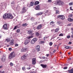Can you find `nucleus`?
<instances>
[{"label":"nucleus","mask_w":73,"mask_h":73,"mask_svg":"<svg viewBox=\"0 0 73 73\" xmlns=\"http://www.w3.org/2000/svg\"><path fill=\"white\" fill-rule=\"evenodd\" d=\"M54 24V22L53 21L51 22L50 23V25H52V24Z\"/></svg>","instance_id":"nucleus-36"},{"label":"nucleus","mask_w":73,"mask_h":73,"mask_svg":"<svg viewBox=\"0 0 73 73\" xmlns=\"http://www.w3.org/2000/svg\"><path fill=\"white\" fill-rule=\"evenodd\" d=\"M37 40V38H35L32 40L31 42V43L32 44H35V42H36V41Z\"/></svg>","instance_id":"nucleus-6"},{"label":"nucleus","mask_w":73,"mask_h":73,"mask_svg":"<svg viewBox=\"0 0 73 73\" xmlns=\"http://www.w3.org/2000/svg\"><path fill=\"white\" fill-rule=\"evenodd\" d=\"M16 56V54L15 52H11L9 56V58L10 59H11L12 58H14Z\"/></svg>","instance_id":"nucleus-1"},{"label":"nucleus","mask_w":73,"mask_h":73,"mask_svg":"<svg viewBox=\"0 0 73 73\" xmlns=\"http://www.w3.org/2000/svg\"><path fill=\"white\" fill-rule=\"evenodd\" d=\"M30 73H37L36 71H33L32 72H31Z\"/></svg>","instance_id":"nucleus-45"},{"label":"nucleus","mask_w":73,"mask_h":73,"mask_svg":"<svg viewBox=\"0 0 73 73\" xmlns=\"http://www.w3.org/2000/svg\"><path fill=\"white\" fill-rule=\"evenodd\" d=\"M68 21H70V22H72V21H73V19L69 18L68 19Z\"/></svg>","instance_id":"nucleus-23"},{"label":"nucleus","mask_w":73,"mask_h":73,"mask_svg":"<svg viewBox=\"0 0 73 73\" xmlns=\"http://www.w3.org/2000/svg\"><path fill=\"white\" fill-rule=\"evenodd\" d=\"M43 61L42 60H41L40 61V63H42V62H43Z\"/></svg>","instance_id":"nucleus-59"},{"label":"nucleus","mask_w":73,"mask_h":73,"mask_svg":"<svg viewBox=\"0 0 73 73\" xmlns=\"http://www.w3.org/2000/svg\"><path fill=\"white\" fill-rule=\"evenodd\" d=\"M34 33H34V31L31 30V35H33Z\"/></svg>","instance_id":"nucleus-28"},{"label":"nucleus","mask_w":73,"mask_h":73,"mask_svg":"<svg viewBox=\"0 0 73 73\" xmlns=\"http://www.w3.org/2000/svg\"><path fill=\"white\" fill-rule=\"evenodd\" d=\"M31 30H29L28 31V34H29V35H31Z\"/></svg>","instance_id":"nucleus-32"},{"label":"nucleus","mask_w":73,"mask_h":73,"mask_svg":"<svg viewBox=\"0 0 73 73\" xmlns=\"http://www.w3.org/2000/svg\"><path fill=\"white\" fill-rule=\"evenodd\" d=\"M32 63L33 64H36V58H33L32 59Z\"/></svg>","instance_id":"nucleus-12"},{"label":"nucleus","mask_w":73,"mask_h":73,"mask_svg":"<svg viewBox=\"0 0 73 73\" xmlns=\"http://www.w3.org/2000/svg\"><path fill=\"white\" fill-rule=\"evenodd\" d=\"M64 65H65V66H68V65H69V64H64Z\"/></svg>","instance_id":"nucleus-56"},{"label":"nucleus","mask_w":73,"mask_h":73,"mask_svg":"<svg viewBox=\"0 0 73 73\" xmlns=\"http://www.w3.org/2000/svg\"><path fill=\"white\" fill-rule=\"evenodd\" d=\"M48 38V37H47V36H46L45 37H44V40H45V39H46V38Z\"/></svg>","instance_id":"nucleus-46"},{"label":"nucleus","mask_w":73,"mask_h":73,"mask_svg":"<svg viewBox=\"0 0 73 73\" xmlns=\"http://www.w3.org/2000/svg\"><path fill=\"white\" fill-rule=\"evenodd\" d=\"M71 31H73V28H71Z\"/></svg>","instance_id":"nucleus-64"},{"label":"nucleus","mask_w":73,"mask_h":73,"mask_svg":"<svg viewBox=\"0 0 73 73\" xmlns=\"http://www.w3.org/2000/svg\"><path fill=\"white\" fill-rule=\"evenodd\" d=\"M49 56V54H46L47 57H48V56Z\"/></svg>","instance_id":"nucleus-57"},{"label":"nucleus","mask_w":73,"mask_h":73,"mask_svg":"<svg viewBox=\"0 0 73 73\" xmlns=\"http://www.w3.org/2000/svg\"><path fill=\"white\" fill-rule=\"evenodd\" d=\"M40 46L39 45H37L35 49L37 52H39L40 51Z\"/></svg>","instance_id":"nucleus-11"},{"label":"nucleus","mask_w":73,"mask_h":73,"mask_svg":"<svg viewBox=\"0 0 73 73\" xmlns=\"http://www.w3.org/2000/svg\"><path fill=\"white\" fill-rule=\"evenodd\" d=\"M41 42H42V43H44V41H41Z\"/></svg>","instance_id":"nucleus-62"},{"label":"nucleus","mask_w":73,"mask_h":73,"mask_svg":"<svg viewBox=\"0 0 73 73\" xmlns=\"http://www.w3.org/2000/svg\"><path fill=\"white\" fill-rule=\"evenodd\" d=\"M58 29H56L55 30V32H57L58 31Z\"/></svg>","instance_id":"nucleus-38"},{"label":"nucleus","mask_w":73,"mask_h":73,"mask_svg":"<svg viewBox=\"0 0 73 73\" xmlns=\"http://www.w3.org/2000/svg\"><path fill=\"white\" fill-rule=\"evenodd\" d=\"M23 56V57H24V58L25 59L26 58H27V56H25V55H24Z\"/></svg>","instance_id":"nucleus-41"},{"label":"nucleus","mask_w":73,"mask_h":73,"mask_svg":"<svg viewBox=\"0 0 73 73\" xmlns=\"http://www.w3.org/2000/svg\"><path fill=\"white\" fill-rule=\"evenodd\" d=\"M49 45H50V46H52V45H53V43L52 42H50L49 43Z\"/></svg>","instance_id":"nucleus-33"},{"label":"nucleus","mask_w":73,"mask_h":73,"mask_svg":"<svg viewBox=\"0 0 73 73\" xmlns=\"http://www.w3.org/2000/svg\"><path fill=\"white\" fill-rule=\"evenodd\" d=\"M56 4L58 5H63L64 4V2L61 1L60 0H58L57 1Z\"/></svg>","instance_id":"nucleus-2"},{"label":"nucleus","mask_w":73,"mask_h":73,"mask_svg":"<svg viewBox=\"0 0 73 73\" xmlns=\"http://www.w3.org/2000/svg\"><path fill=\"white\" fill-rule=\"evenodd\" d=\"M3 29H6V30L8 29V27L7 24H5L3 26Z\"/></svg>","instance_id":"nucleus-8"},{"label":"nucleus","mask_w":73,"mask_h":73,"mask_svg":"<svg viewBox=\"0 0 73 73\" xmlns=\"http://www.w3.org/2000/svg\"><path fill=\"white\" fill-rule=\"evenodd\" d=\"M27 69H28V70H29L31 69V68H29V67H27Z\"/></svg>","instance_id":"nucleus-54"},{"label":"nucleus","mask_w":73,"mask_h":73,"mask_svg":"<svg viewBox=\"0 0 73 73\" xmlns=\"http://www.w3.org/2000/svg\"><path fill=\"white\" fill-rule=\"evenodd\" d=\"M22 26L23 27H27V24L24 23L22 24Z\"/></svg>","instance_id":"nucleus-27"},{"label":"nucleus","mask_w":73,"mask_h":73,"mask_svg":"<svg viewBox=\"0 0 73 73\" xmlns=\"http://www.w3.org/2000/svg\"><path fill=\"white\" fill-rule=\"evenodd\" d=\"M43 14V12H40L39 13H37L36 14V16H38L40 15H42Z\"/></svg>","instance_id":"nucleus-14"},{"label":"nucleus","mask_w":73,"mask_h":73,"mask_svg":"<svg viewBox=\"0 0 73 73\" xmlns=\"http://www.w3.org/2000/svg\"><path fill=\"white\" fill-rule=\"evenodd\" d=\"M17 26H15L14 28L13 29V31H14L15 29H17Z\"/></svg>","instance_id":"nucleus-44"},{"label":"nucleus","mask_w":73,"mask_h":73,"mask_svg":"<svg viewBox=\"0 0 73 73\" xmlns=\"http://www.w3.org/2000/svg\"><path fill=\"white\" fill-rule=\"evenodd\" d=\"M9 50L10 51L12 50V48H9Z\"/></svg>","instance_id":"nucleus-52"},{"label":"nucleus","mask_w":73,"mask_h":73,"mask_svg":"<svg viewBox=\"0 0 73 73\" xmlns=\"http://www.w3.org/2000/svg\"><path fill=\"white\" fill-rule=\"evenodd\" d=\"M35 34L36 36H40V34L38 32H36Z\"/></svg>","instance_id":"nucleus-25"},{"label":"nucleus","mask_w":73,"mask_h":73,"mask_svg":"<svg viewBox=\"0 0 73 73\" xmlns=\"http://www.w3.org/2000/svg\"><path fill=\"white\" fill-rule=\"evenodd\" d=\"M72 9V7H70V9L71 10L73 11V10Z\"/></svg>","instance_id":"nucleus-55"},{"label":"nucleus","mask_w":73,"mask_h":73,"mask_svg":"<svg viewBox=\"0 0 73 73\" xmlns=\"http://www.w3.org/2000/svg\"><path fill=\"white\" fill-rule=\"evenodd\" d=\"M21 59L22 60H25V59L24 57L23 56L21 57Z\"/></svg>","instance_id":"nucleus-40"},{"label":"nucleus","mask_w":73,"mask_h":73,"mask_svg":"<svg viewBox=\"0 0 73 73\" xmlns=\"http://www.w3.org/2000/svg\"><path fill=\"white\" fill-rule=\"evenodd\" d=\"M39 3H40V2L39 1H36L35 2L34 5H38V4H39Z\"/></svg>","instance_id":"nucleus-22"},{"label":"nucleus","mask_w":73,"mask_h":73,"mask_svg":"<svg viewBox=\"0 0 73 73\" xmlns=\"http://www.w3.org/2000/svg\"><path fill=\"white\" fill-rule=\"evenodd\" d=\"M58 18L62 20H64L65 19V16L63 15H59L58 16Z\"/></svg>","instance_id":"nucleus-5"},{"label":"nucleus","mask_w":73,"mask_h":73,"mask_svg":"<svg viewBox=\"0 0 73 73\" xmlns=\"http://www.w3.org/2000/svg\"><path fill=\"white\" fill-rule=\"evenodd\" d=\"M73 4V2H70L69 3V5H72Z\"/></svg>","instance_id":"nucleus-35"},{"label":"nucleus","mask_w":73,"mask_h":73,"mask_svg":"<svg viewBox=\"0 0 73 73\" xmlns=\"http://www.w3.org/2000/svg\"><path fill=\"white\" fill-rule=\"evenodd\" d=\"M70 37V35H68L67 36V38H69Z\"/></svg>","instance_id":"nucleus-50"},{"label":"nucleus","mask_w":73,"mask_h":73,"mask_svg":"<svg viewBox=\"0 0 73 73\" xmlns=\"http://www.w3.org/2000/svg\"><path fill=\"white\" fill-rule=\"evenodd\" d=\"M52 0H48V2L49 3H51L52 2Z\"/></svg>","instance_id":"nucleus-51"},{"label":"nucleus","mask_w":73,"mask_h":73,"mask_svg":"<svg viewBox=\"0 0 73 73\" xmlns=\"http://www.w3.org/2000/svg\"><path fill=\"white\" fill-rule=\"evenodd\" d=\"M40 5H37L35 7V9L36 10H40Z\"/></svg>","instance_id":"nucleus-21"},{"label":"nucleus","mask_w":73,"mask_h":73,"mask_svg":"<svg viewBox=\"0 0 73 73\" xmlns=\"http://www.w3.org/2000/svg\"><path fill=\"white\" fill-rule=\"evenodd\" d=\"M41 28H42V25H39L37 27L36 29H40Z\"/></svg>","instance_id":"nucleus-18"},{"label":"nucleus","mask_w":73,"mask_h":73,"mask_svg":"<svg viewBox=\"0 0 73 73\" xmlns=\"http://www.w3.org/2000/svg\"><path fill=\"white\" fill-rule=\"evenodd\" d=\"M64 36V34L62 33H61L59 34V36Z\"/></svg>","instance_id":"nucleus-34"},{"label":"nucleus","mask_w":73,"mask_h":73,"mask_svg":"<svg viewBox=\"0 0 73 73\" xmlns=\"http://www.w3.org/2000/svg\"><path fill=\"white\" fill-rule=\"evenodd\" d=\"M3 18L4 20L8 19V14L5 13L3 16Z\"/></svg>","instance_id":"nucleus-4"},{"label":"nucleus","mask_w":73,"mask_h":73,"mask_svg":"<svg viewBox=\"0 0 73 73\" xmlns=\"http://www.w3.org/2000/svg\"><path fill=\"white\" fill-rule=\"evenodd\" d=\"M10 66H13V63H12V62H11L10 64Z\"/></svg>","instance_id":"nucleus-39"},{"label":"nucleus","mask_w":73,"mask_h":73,"mask_svg":"<svg viewBox=\"0 0 73 73\" xmlns=\"http://www.w3.org/2000/svg\"><path fill=\"white\" fill-rule=\"evenodd\" d=\"M71 59H72V58H69V60H71Z\"/></svg>","instance_id":"nucleus-63"},{"label":"nucleus","mask_w":73,"mask_h":73,"mask_svg":"<svg viewBox=\"0 0 73 73\" xmlns=\"http://www.w3.org/2000/svg\"><path fill=\"white\" fill-rule=\"evenodd\" d=\"M67 72L69 73H73V68L68 70Z\"/></svg>","instance_id":"nucleus-16"},{"label":"nucleus","mask_w":73,"mask_h":73,"mask_svg":"<svg viewBox=\"0 0 73 73\" xmlns=\"http://www.w3.org/2000/svg\"><path fill=\"white\" fill-rule=\"evenodd\" d=\"M31 20H35V18H34V17H31Z\"/></svg>","instance_id":"nucleus-47"},{"label":"nucleus","mask_w":73,"mask_h":73,"mask_svg":"<svg viewBox=\"0 0 73 73\" xmlns=\"http://www.w3.org/2000/svg\"><path fill=\"white\" fill-rule=\"evenodd\" d=\"M29 42H30V41H29V40L28 39L26 40L24 42V44L25 45H27L28 44H29Z\"/></svg>","instance_id":"nucleus-9"},{"label":"nucleus","mask_w":73,"mask_h":73,"mask_svg":"<svg viewBox=\"0 0 73 73\" xmlns=\"http://www.w3.org/2000/svg\"><path fill=\"white\" fill-rule=\"evenodd\" d=\"M65 48H66V49H69L70 48V46H66L65 47Z\"/></svg>","instance_id":"nucleus-37"},{"label":"nucleus","mask_w":73,"mask_h":73,"mask_svg":"<svg viewBox=\"0 0 73 73\" xmlns=\"http://www.w3.org/2000/svg\"><path fill=\"white\" fill-rule=\"evenodd\" d=\"M50 53L51 55H52V54H53V53H52L51 52H50Z\"/></svg>","instance_id":"nucleus-58"},{"label":"nucleus","mask_w":73,"mask_h":73,"mask_svg":"<svg viewBox=\"0 0 73 73\" xmlns=\"http://www.w3.org/2000/svg\"><path fill=\"white\" fill-rule=\"evenodd\" d=\"M64 69H68V67H65L63 68Z\"/></svg>","instance_id":"nucleus-49"},{"label":"nucleus","mask_w":73,"mask_h":73,"mask_svg":"<svg viewBox=\"0 0 73 73\" xmlns=\"http://www.w3.org/2000/svg\"><path fill=\"white\" fill-rule=\"evenodd\" d=\"M40 66H42V67L43 68H46V66H47V65H46L42 64H41Z\"/></svg>","instance_id":"nucleus-15"},{"label":"nucleus","mask_w":73,"mask_h":73,"mask_svg":"<svg viewBox=\"0 0 73 73\" xmlns=\"http://www.w3.org/2000/svg\"><path fill=\"white\" fill-rule=\"evenodd\" d=\"M21 52H26L28 50V48H23L22 49H21Z\"/></svg>","instance_id":"nucleus-10"},{"label":"nucleus","mask_w":73,"mask_h":73,"mask_svg":"<svg viewBox=\"0 0 73 73\" xmlns=\"http://www.w3.org/2000/svg\"><path fill=\"white\" fill-rule=\"evenodd\" d=\"M19 46V44H15V46Z\"/></svg>","instance_id":"nucleus-48"},{"label":"nucleus","mask_w":73,"mask_h":73,"mask_svg":"<svg viewBox=\"0 0 73 73\" xmlns=\"http://www.w3.org/2000/svg\"><path fill=\"white\" fill-rule=\"evenodd\" d=\"M45 13L46 14H47V15H50V12L49 11V10H46V11H45Z\"/></svg>","instance_id":"nucleus-17"},{"label":"nucleus","mask_w":73,"mask_h":73,"mask_svg":"<svg viewBox=\"0 0 73 73\" xmlns=\"http://www.w3.org/2000/svg\"><path fill=\"white\" fill-rule=\"evenodd\" d=\"M69 44H72V42H69Z\"/></svg>","instance_id":"nucleus-61"},{"label":"nucleus","mask_w":73,"mask_h":73,"mask_svg":"<svg viewBox=\"0 0 73 73\" xmlns=\"http://www.w3.org/2000/svg\"><path fill=\"white\" fill-rule=\"evenodd\" d=\"M69 16L70 17H73V15L72 14H70L69 15Z\"/></svg>","instance_id":"nucleus-43"},{"label":"nucleus","mask_w":73,"mask_h":73,"mask_svg":"<svg viewBox=\"0 0 73 73\" xmlns=\"http://www.w3.org/2000/svg\"><path fill=\"white\" fill-rule=\"evenodd\" d=\"M22 69L23 70V71H24L25 70H26V68H25V67L24 66L22 67Z\"/></svg>","instance_id":"nucleus-29"},{"label":"nucleus","mask_w":73,"mask_h":73,"mask_svg":"<svg viewBox=\"0 0 73 73\" xmlns=\"http://www.w3.org/2000/svg\"><path fill=\"white\" fill-rule=\"evenodd\" d=\"M33 5H34V3L32 2H31L30 4V5L31 7H32Z\"/></svg>","instance_id":"nucleus-24"},{"label":"nucleus","mask_w":73,"mask_h":73,"mask_svg":"<svg viewBox=\"0 0 73 73\" xmlns=\"http://www.w3.org/2000/svg\"><path fill=\"white\" fill-rule=\"evenodd\" d=\"M7 42H10V41H11V39L8 38L6 39L5 42H7Z\"/></svg>","instance_id":"nucleus-20"},{"label":"nucleus","mask_w":73,"mask_h":73,"mask_svg":"<svg viewBox=\"0 0 73 73\" xmlns=\"http://www.w3.org/2000/svg\"><path fill=\"white\" fill-rule=\"evenodd\" d=\"M5 73V72L4 71H3V72L0 71V73Z\"/></svg>","instance_id":"nucleus-53"},{"label":"nucleus","mask_w":73,"mask_h":73,"mask_svg":"<svg viewBox=\"0 0 73 73\" xmlns=\"http://www.w3.org/2000/svg\"><path fill=\"white\" fill-rule=\"evenodd\" d=\"M13 18V16L11 14H8V19H12Z\"/></svg>","instance_id":"nucleus-7"},{"label":"nucleus","mask_w":73,"mask_h":73,"mask_svg":"<svg viewBox=\"0 0 73 73\" xmlns=\"http://www.w3.org/2000/svg\"><path fill=\"white\" fill-rule=\"evenodd\" d=\"M20 31V29H17V33H19V32Z\"/></svg>","instance_id":"nucleus-42"},{"label":"nucleus","mask_w":73,"mask_h":73,"mask_svg":"<svg viewBox=\"0 0 73 73\" xmlns=\"http://www.w3.org/2000/svg\"><path fill=\"white\" fill-rule=\"evenodd\" d=\"M6 58L5 57H3L2 58H1V61L2 62H5Z\"/></svg>","instance_id":"nucleus-19"},{"label":"nucleus","mask_w":73,"mask_h":73,"mask_svg":"<svg viewBox=\"0 0 73 73\" xmlns=\"http://www.w3.org/2000/svg\"><path fill=\"white\" fill-rule=\"evenodd\" d=\"M20 9V6H18L17 7V10L19 11Z\"/></svg>","instance_id":"nucleus-31"},{"label":"nucleus","mask_w":73,"mask_h":73,"mask_svg":"<svg viewBox=\"0 0 73 73\" xmlns=\"http://www.w3.org/2000/svg\"><path fill=\"white\" fill-rule=\"evenodd\" d=\"M42 58L43 59H45V57L43 56L42 57Z\"/></svg>","instance_id":"nucleus-60"},{"label":"nucleus","mask_w":73,"mask_h":73,"mask_svg":"<svg viewBox=\"0 0 73 73\" xmlns=\"http://www.w3.org/2000/svg\"><path fill=\"white\" fill-rule=\"evenodd\" d=\"M13 42H14V40H11V42H10L9 43L10 45V46H12V45H13V44H14Z\"/></svg>","instance_id":"nucleus-13"},{"label":"nucleus","mask_w":73,"mask_h":73,"mask_svg":"<svg viewBox=\"0 0 73 73\" xmlns=\"http://www.w3.org/2000/svg\"><path fill=\"white\" fill-rule=\"evenodd\" d=\"M27 11V9L25 7H23L22 9V11L21 12V13L23 14V13H25Z\"/></svg>","instance_id":"nucleus-3"},{"label":"nucleus","mask_w":73,"mask_h":73,"mask_svg":"<svg viewBox=\"0 0 73 73\" xmlns=\"http://www.w3.org/2000/svg\"><path fill=\"white\" fill-rule=\"evenodd\" d=\"M56 15H57V14H58V15L60 14V12H59V11L56 10Z\"/></svg>","instance_id":"nucleus-26"},{"label":"nucleus","mask_w":73,"mask_h":73,"mask_svg":"<svg viewBox=\"0 0 73 73\" xmlns=\"http://www.w3.org/2000/svg\"><path fill=\"white\" fill-rule=\"evenodd\" d=\"M33 36H30L29 37H27V38L28 39H30V38H33Z\"/></svg>","instance_id":"nucleus-30"}]
</instances>
